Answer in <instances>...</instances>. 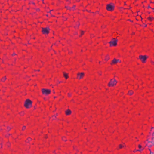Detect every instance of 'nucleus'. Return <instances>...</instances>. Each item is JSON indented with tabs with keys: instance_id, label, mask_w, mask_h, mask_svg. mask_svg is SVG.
<instances>
[{
	"instance_id": "nucleus-26",
	"label": "nucleus",
	"mask_w": 154,
	"mask_h": 154,
	"mask_svg": "<svg viewBox=\"0 0 154 154\" xmlns=\"http://www.w3.org/2000/svg\"><path fill=\"white\" fill-rule=\"evenodd\" d=\"M8 131H9V130H10L11 129V128L9 127H8Z\"/></svg>"
},
{
	"instance_id": "nucleus-41",
	"label": "nucleus",
	"mask_w": 154,
	"mask_h": 154,
	"mask_svg": "<svg viewBox=\"0 0 154 154\" xmlns=\"http://www.w3.org/2000/svg\"><path fill=\"white\" fill-rule=\"evenodd\" d=\"M53 93H55V92L54 91H53Z\"/></svg>"
},
{
	"instance_id": "nucleus-36",
	"label": "nucleus",
	"mask_w": 154,
	"mask_h": 154,
	"mask_svg": "<svg viewBox=\"0 0 154 154\" xmlns=\"http://www.w3.org/2000/svg\"><path fill=\"white\" fill-rule=\"evenodd\" d=\"M148 8H150V7L149 6L148 7Z\"/></svg>"
},
{
	"instance_id": "nucleus-17",
	"label": "nucleus",
	"mask_w": 154,
	"mask_h": 154,
	"mask_svg": "<svg viewBox=\"0 0 154 154\" xmlns=\"http://www.w3.org/2000/svg\"><path fill=\"white\" fill-rule=\"evenodd\" d=\"M109 59V57H107V56L106 57L105 60H108Z\"/></svg>"
},
{
	"instance_id": "nucleus-47",
	"label": "nucleus",
	"mask_w": 154,
	"mask_h": 154,
	"mask_svg": "<svg viewBox=\"0 0 154 154\" xmlns=\"http://www.w3.org/2000/svg\"><path fill=\"white\" fill-rule=\"evenodd\" d=\"M57 114L56 115V116H57Z\"/></svg>"
},
{
	"instance_id": "nucleus-35",
	"label": "nucleus",
	"mask_w": 154,
	"mask_h": 154,
	"mask_svg": "<svg viewBox=\"0 0 154 154\" xmlns=\"http://www.w3.org/2000/svg\"><path fill=\"white\" fill-rule=\"evenodd\" d=\"M126 5V4L125 2V3H124V5Z\"/></svg>"
},
{
	"instance_id": "nucleus-14",
	"label": "nucleus",
	"mask_w": 154,
	"mask_h": 154,
	"mask_svg": "<svg viewBox=\"0 0 154 154\" xmlns=\"http://www.w3.org/2000/svg\"><path fill=\"white\" fill-rule=\"evenodd\" d=\"M6 78L5 76L2 79H1V81H2V82H4L6 80Z\"/></svg>"
},
{
	"instance_id": "nucleus-24",
	"label": "nucleus",
	"mask_w": 154,
	"mask_h": 154,
	"mask_svg": "<svg viewBox=\"0 0 154 154\" xmlns=\"http://www.w3.org/2000/svg\"><path fill=\"white\" fill-rule=\"evenodd\" d=\"M75 6H75V5H74V6H73V7L72 8V10H73V8H74L75 7Z\"/></svg>"
},
{
	"instance_id": "nucleus-33",
	"label": "nucleus",
	"mask_w": 154,
	"mask_h": 154,
	"mask_svg": "<svg viewBox=\"0 0 154 154\" xmlns=\"http://www.w3.org/2000/svg\"><path fill=\"white\" fill-rule=\"evenodd\" d=\"M53 11V10H51V11H49V13H50L51 12V11Z\"/></svg>"
},
{
	"instance_id": "nucleus-37",
	"label": "nucleus",
	"mask_w": 154,
	"mask_h": 154,
	"mask_svg": "<svg viewBox=\"0 0 154 154\" xmlns=\"http://www.w3.org/2000/svg\"><path fill=\"white\" fill-rule=\"evenodd\" d=\"M56 98V97H54V98Z\"/></svg>"
},
{
	"instance_id": "nucleus-6",
	"label": "nucleus",
	"mask_w": 154,
	"mask_h": 154,
	"mask_svg": "<svg viewBox=\"0 0 154 154\" xmlns=\"http://www.w3.org/2000/svg\"><path fill=\"white\" fill-rule=\"evenodd\" d=\"M113 41H110L109 43L110 46H116L117 45V40L115 38H113Z\"/></svg>"
},
{
	"instance_id": "nucleus-43",
	"label": "nucleus",
	"mask_w": 154,
	"mask_h": 154,
	"mask_svg": "<svg viewBox=\"0 0 154 154\" xmlns=\"http://www.w3.org/2000/svg\"><path fill=\"white\" fill-rule=\"evenodd\" d=\"M79 24L78 25V26H79Z\"/></svg>"
},
{
	"instance_id": "nucleus-27",
	"label": "nucleus",
	"mask_w": 154,
	"mask_h": 154,
	"mask_svg": "<svg viewBox=\"0 0 154 154\" xmlns=\"http://www.w3.org/2000/svg\"><path fill=\"white\" fill-rule=\"evenodd\" d=\"M16 55V54H15V53H13V54H12V56H13V55Z\"/></svg>"
},
{
	"instance_id": "nucleus-25",
	"label": "nucleus",
	"mask_w": 154,
	"mask_h": 154,
	"mask_svg": "<svg viewBox=\"0 0 154 154\" xmlns=\"http://www.w3.org/2000/svg\"><path fill=\"white\" fill-rule=\"evenodd\" d=\"M64 138H65V137L63 138L62 140L63 141H66V140H65V139H64Z\"/></svg>"
},
{
	"instance_id": "nucleus-9",
	"label": "nucleus",
	"mask_w": 154,
	"mask_h": 154,
	"mask_svg": "<svg viewBox=\"0 0 154 154\" xmlns=\"http://www.w3.org/2000/svg\"><path fill=\"white\" fill-rule=\"evenodd\" d=\"M119 62H121V61L119 60L116 59V58H114L113 60L112 61V62L111 63V64L112 65L115 64Z\"/></svg>"
},
{
	"instance_id": "nucleus-48",
	"label": "nucleus",
	"mask_w": 154,
	"mask_h": 154,
	"mask_svg": "<svg viewBox=\"0 0 154 154\" xmlns=\"http://www.w3.org/2000/svg\"><path fill=\"white\" fill-rule=\"evenodd\" d=\"M38 71H39L40 70H38Z\"/></svg>"
},
{
	"instance_id": "nucleus-15",
	"label": "nucleus",
	"mask_w": 154,
	"mask_h": 154,
	"mask_svg": "<svg viewBox=\"0 0 154 154\" xmlns=\"http://www.w3.org/2000/svg\"><path fill=\"white\" fill-rule=\"evenodd\" d=\"M68 10H72V8H71L69 7H68V6H66L65 7Z\"/></svg>"
},
{
	"instance_id": "nucleus-49",
	"label": "nucleus",
	"mask_w": 154,
	"mask_h": 154,
	"mask_svg": "<svg viewBox=\"0 0 154 154\" xmlns=\"http://www.w3.org/2000/svg\"><path fill=\"white\" fill-rule=\"evenodd\" d=\"M42 1H43V0H42Z\"/></svg>"
},
{
	"instance_id": "nucleus-2",
	"label": "nucleus",
	"mask_w": 154,
	"mask_h": 154,
	"mask_svg": "<svg viewBox=\"0 0 154 154\" xmlns=\"http://www.w3.org/2000/svg\"><path fill=\"white\" fill-rule=\"evenodd\" d=\"M114 8L115 6L112 3L107 4L106 5V9L109 11H112L114 10Z\"/></svg>"
},
{
	"instance_id": "nucleus-1",
	"label": "nucleus",
	"mask_w": 154,
	"mask_h": 154,
	"mask_svg": "<svg viewBox=\"0 0 154 154\" xmlns=\"http://www.w3.org/2000/svg\"><path fill=\"white\" fill-rule=\"evenodd\" d=\"M32 101L29 99H27L25 102L24 106L27 109L29 108L32 106Z\"/></svg>"
},
{
	"instance_id": "nucleus-22",
	"label": "nucleus",
	"mask_w": 154,
	"mask_h": 154,
	"mask_svg": "<svg viewBox=\"0 0 154 154\" xmlns=\"http://www.w3.org/2000/svg\"><path fill=\"white\" fill-rule=\"evenodd\" d=\"M68 96L69 97H70L71 96V94H69V93H68Z\"/></svg>"
},
{
	"instance_id": "nucleus-30",
	"label": "nucleus",
	"mask_w": 154,
	"mask_h": 154,
	"mask_svg": "<svg viewBox=\"0 0 154 154\" xmlns=\"http://www.w3.org/2000/svg\"><path fill=\"white\" fill-rule=\"evenodd\" d=\"M32 4H34H34H35V3H34V2H32Z\"/></svg>"
},
{
	"instance_id": "nucleus-18",
	"label": "nucleus",
	"mask_w": 154,
	"mask_h": 154,
	"mask_svg": "<svg viewBox=\"0 0 154 154\" xmlns=\"http://www.w3.org/2000/svg\"><path fill=\"white\" fill-rule=\"evenodd\" d=\"M25 128H26V126H23V127L22 128V130H24L25 129Z\"/></svg>"
},
{
	"instance_id": "nucleus-46",
	"label": "nucleus",
	"mask_w": 154,
	"mask_h": 154,
	"mask_svg": "<svg viewBox=\"0 0 154 154\" xmlns=\"http://www.w3.org/2000/svg\"><path fill=\"white\" fill-rule=\"evenodd\" d=\"M57 114L56 115V116H57Z\"/></svg>"
},
{
	"instance_id": "nucleus-29",
	"label": "nucleus",
	"mask_w": 154,
	"mask_h": 154,
	"mask_svg": "<svg viewBox=\"0 0 154 154\" xmlns=\"http://www.w3.org/2000/svg\"><path fill=\"white\" fill-rule=\"evenodd\" d=\"M123 146V147L125 146V145L124 144L123 145H122Z\"/></svg>"
},
{
	"instance_id": "nucleus-3",
	"label": "nucleus",
	"mask_w": 154,
	"mask_h": 154,
	"mask_svg": "<svg viewBox=\"0 0 154 154\" xmlns=\"http://www.w3.org/2000/svg\"><path fill=\"white\" fill-rule=\"evenodd\" d=\"M117 81L115 79H112L110 80V82L108 84V85L109 87L113 86L116 85Z\"/></svg>"
},
{
	"instance_id": "nucleus-44",
	"label": "nucleus",
	"mask_w": 154,
	"mask_h": 154,
	"mask_svg": "<svg viewBox=\"0 0 154 154\" xmlns=\"http://www.w3.org/2000/svg\"><path fill=\"white\" fill-rule=\"evenodd\" d=\"M152 63L153 64H154V63L153 62H152Z\"/></svg>"
},
{
	"instance_id": "nucleus-45",
	"label": "nucleus",
	"mask_w": 154,
	"mask_h": 154,
	"mask_svg": "<svg viewBox=\"0 0 154 154\" xmlns=\"http://www.w3.org/2000/svg\"><path fill=\"white\" fill-rule=\"evenodd\" d=\"M151 2V3H152V2Z\"/></svg>"
},
{
	"instance_id": "nucleus-11",
	"label": "nucleus",
	"mask_w": 154,
	"mask_h": 154,
	"mask_svg": "<svg viewBox=\"0 0 154 154\" xmlns=\"http://www.w3.org/2000/svg\"><path fill=\"white\" fill-rule=\"evenodd\" d=\"M63 73L64 77L66 78V79H67L68 78V74L64 72H63Z\"/></svg>"
},
{
	"instance_id": "nucleus-42",
	"label": "nucleus",
	"mask_w": 154,
	"mask_h": 154,
	"mask_svg": "<svg viewBox=\"0 0 154 154\" xmlns=\"http://www.w3.org/2000/svg\"><path fill=\"white\" fill-rule=\"evenodd\" d=\"M152 8V9H153V10L154 9V8Z\"/></svg>"
},
{
	"instance_id": "nucleus-31",
	"label": "nucleus",
	"mask_w": 154,
	"mask_h": 154,
	"mask_svg": "<svg viewBox=\"0 0 154 154\" xmlns=\"http://www.w3.org/2000/svg\"><path fill=\"white\" fill-rule=\"evenodd\" d=\"M53 11V10H51V11H49V13H50L51 12V11Z\"/></svg>"
},
{
	"instance_id": "nucleus-40",
	"label": "nucleus",
	"mask_w": 154,
	"mask_h": 154,
	"mask_svg": "<svg viewBox=\"0 0 154 154\" xmlns=\"http://www.w3.org/2000/svg\"><path fill=\"white\" fill-rule=\"evenodd\" d=\"M146 26H147V25H146H146H145V27H146Z\"/></svg>"
},
{
	"instance_id": "nucleus-10",
	"label": "nucleus",
	"mask_w": 154,
	"mask_h": 154,
	"mask_svg": "<svg viewBox=\"0 0 154 154\" xmlns=\"http://www.w3.org/2000/svg\"><path fill=\"white\" fill-rule=\"evenodd\" d=\"M65 113L66 115H68L71 114V111L70 110L68 109L66 111Z\"/></svg>"
},
{
	"instance_id": "nucleus-4",
	"label": "nucleus",
	"mask_w": 154,
	"mask_h": 154,
	"mask_svg": "<svg viewBox=\"0 0 154 154\" xmlns=\"http://www.w3.org/2000/svg\"><path fill=\"white\" fill-rule=\"evenodd\" d=\"M42 94L45 96H47L50 94L51 91L48 89L43 88L42 89Z\"/></svg>"
},
{
	"instance_id": "nucleus-20",
	"label": "nucleus",
	"mask_w": 154,
	"mask_h": 154,
	"mask_svg": "<svg viewBox=\"0 0 154 154\" xmlns=\"http://www.w3.org/2000/svg\"><path fill=\"white\" fill-rule=\"evenodd\" d=\"M84 33V32L83 31H81V35H83Z\"/></svg>"
},
{
	"instance_id": "nucleus-21",
	"label": "nucleus",
	"mask_w": 154,
	"mask_h": 154,
	"mask_svg": "<svg viewBox=\"0 0 154 154\" xmlns=\"http://www.w3.org/2000/svg\"><path fill=\"white\" fill-rule=\"evenodd\" d=\"M138 147H139V148L140 149L142 147V146L140 145H138Z\"/></svg>"
},
{
	"instance_id": "nucleus-32",
	"label": "nucleus",
	"mask_w": 154,
	"mask_h": 154,
	"mask_svg": "<svg viewBox=\"0 0 154 154\" xmlns=\"http://www.w3.org/2000/svg\"><path fill=\"white\" fill-rule=\"evenodd\" d=\"M53 11V10H51V11H49V13H50L51 12V11Z\"/></svg>"
},
{
	"instance_id": "nucleus-7",
	"label": "nucleus",
	"mask_w": 154,
	"mask_h": 154,
	"mask_svg": "<svg viewBox=\"0 0 154 154\" xmlns=\"http://www.w3.org/2000/svg\"><path fill=\"white\" fill-rule=\"evenodd\" d=\"M50 29L48 28H42V32L43 34H48L49 32Z\"/></svg>"
},
{
	"instance_id": "nucleus-5",
	"label": "nucleus",
	"mask_w": 154,
	"mask_h": 154,
	"mask_svg": "<svg viewBox=\"0 0 154 154\" xmlns=\"http://www.w3.org/2000/svg\"><path fill=\"white\" fill-rule=\"evenodd\" d=\"M148 57L146 55H140L139 58L143 63H145Z\"/></svg>"
},
{
	"instance_id": "nucleus-23",
	"label": "nucleus",
	"mask_w": 154,
	"mask_h": 154,
	"mask_svg": "<svg viewBox=\"0 0 154 154\" xmlns=\"http://www.w3.org/2000/svg\"><path fill=\"white\" fill-rule=\"evenodd\" d=\"M28 140L29 141L31 140L32 139L31 138H29L28 139Z\"/></svg>"
},
{
	"instance_id": "nucleus-39",
	"label": "nucleus",
	"mask_w": 154,
	"mask_h": 154,
	"mask_svg": "<svg viewBox=\"0 0 154 154\" xmlns=\"http://www.w3.org/2000/svg\"><path fill=\"white\" fill-rule=\"evenodd\" d=\"M129 20V21H131V22H132V21H131V20Z\"/></svg>"
},
{
	"instance_id": "nucleus-19",
	"label": "nucleus",
	"mask_w": 154,
	"mask_h": 154,
	"mask_svg": "<svg viewBox=\"0 0 154 154\" xmlns=\"http://www.w3.org/2000/svg\"><path fill=\"white\" fill-rule=\"evenodd\" d=\"M134 150V152H135L136 151H140V152H141V150Z\"/></svg>"
},
{
	"instance_id": "nucleus-12",
	"label": "nucleus",
	"mask_w": 154,
	"mask_h": 154,
	"mask_svg": "<svg viewBox=\"0 0 154 154\" xmlns=\"http://www.w3.org/2000/svg\"><path fill=\"white\" fill-rule=\"evenodd\" d=\"M134 93V92L132 91H129L128 92V94L130 95H132Z\"/></svg>"
},
{
	"instance_id": "nucleus-16",
	"label": "nucleus",
	"mask_w": 154,
	"mask_h": 154,
	"mask_svg": "<svg viewBox=\"0 0 154 154\" xmlns=\"http://www.w3.org/2000/svg\"><path fill=\"white\" fill-rule=\"evenodd\" d=\"M119 147L120 149H121L123 147V146L121 144H120L119 146Z\"/></svg>"
},
{
	"instance_id": "nucleus-38",
	"label": "nucleus",
	"mask_w": 154,
	"mask_h": 154,
	"mask_svg": "<svg viewBox=\"0 0 154 154\" xmlns=\"http://www.w3.org/2000/svg\"><path fill=\"white\" fill-rule=\"evenodd\" d=\"M61 82H60H60H59V83H60Z\"/></svg>"
},
{
	"instance_id": "nucleus-28",
	"label": "nucleus",
	"mask_w": 154,
	"mask_h": 154,
	"mask_svg": "<svg viewBox=\"0 0 154 154\" xmlns=\"http://www.w3.org/2000/svg\"><path fill=\"white\" fill-rule=\"evenodd\" d=\"M154 135V132L152 134V136H153Z\"/></svg>"
},
{
	"instance_id": "nucleus-13",
	"label": "nucleus",
	"mask_w": 154,
	"mask_h": 154,
	"mask_svg": "<svg viewBox=\"0 0 154 154\" xmlns=\"http://www.w3.org/2000/svg\"><path fill=\"white\" fill-rule=\"evenodd\" d=\"M148 19L152 21L154 19V18L152 17H149L148 18Z\"/></svg>"
},
{
	"instance_id": "nucleus-8",
	"label": "nucleus",
	"mask_w": 154,
	"mask_h": 154,
	"mask_svg": "<svg viewBox=\"0 0 154 154\" xmlns=\"http://www.w3.org/2000/svg\"><path fill=\"white\" fill-rule=\"evenodd\" d=\"M85 74L83 72L79 73L77 74V79H82L84 76Z\"/></svg>"
},
{
	"instance_id": "nucleus-34",
	"label": "nucleus",
	"mask_w": 154,
	"mask_h": 154,
	"mask_svg": "<svg viewBox=\"0 0 154 154\" xmlns=\"http://www.w3.org/2000/svg\"><path fill=\"white\" fill-rule=\"evenodd\" d=\"M153 128H153V127H151V129H153Z\"/></svg>"
}]
</instances>
